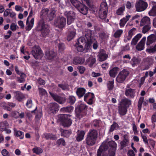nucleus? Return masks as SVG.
I'll use <instances>...</instances> for the list:
<instances>
[{"label": "nucleus", "mask_w": 156, "mask_h": 156, "mask_svg": "<svg viewBox=\"0 0 156 156\" xmlns=\"http://www.w3.org/2000/svg\"><path fill=\"white\" fill-rule=\"evenodd\" d=\"M117 147L116 143L114 141L111 140L106 144H102L100 146L97 151L100 150L101 152V154H102V156H108L106 151L108 149L109 156H115Z\"/></svg>", "instance_id": "nucleus-1"}, {"label": "nucleus", "mask_w": 156, "mask_h": 156, "mask_svg": "<svg viewBox=\"0 0 156 156\" xmlns=\"http://www.w3.org/2000/svg\"><path fill=\"white\" fill-rule=\"evenodd\" d=\"M37 29L38 31L41 32V36L44 37H47L50 32L49 26L45 23L44 20L43 19L37 22Z\"/></svg>", "instance_id": "nucleus-2"}, {"label": "nucleus", "mask_w": 156, "mask_h": 156, "mask_svg": "<svg viewBox=\"0 0 156 156\" xmlns=\"http://www.w3.org/2000/svg\"><path fill=\"white\" fill-rule=\"evenodd\" d=\"M88 106L83 103L78 104L75 108L76 116L80 119L86 115Z\"/></svg>", "instance_id": "nucleus-3"}, {"label": "nucleus", "mask_w": 156, "mask_h": 156, "mask_svg": "<svg viewBox=\"0 0 156 156\" xmlns=\"http://www.w3.org/2000/svg\"><path fill=\"white\" fill-rule=\"evenodd\" d=\"M98 137V133L96 130L93 129L89 131L85 139L86 144L88 146H92L96 143Z\"/></svg>", "instance_id": "nucleus-4"}, {"label": "nucleus", "mask_w": 156, "mask_h": 156, "mask_svg": "<svg viewBox=\"0 0 156 156\" xmlns=\"http://www.w3.org/2000/svg\"><path fill=\"white\" fill-rule=\"evenodd\" d=\"M69 1L80 13L84 15L87 14L88 8L85 5L78 0H69Z\"/></svg>", "instance_id": "nucleus-5"}, {"label": "nucleus", "mask_w": 156, "mask_h": 156, "mask_svg": "<svg viewBox=\"0 0 156 156\" xmlns=\"http://www.w3.org/2000/svg\"><path fill=\"white\" fill-rule=\"evenodd\" d=\"M71 116V115L69 114H60L58 115V120L63 126L68 127L72 123Z\"/></svg>", "instance_id": "nucleus-6"}, {"label": "nucleus", "mask_w": 156, "mask_h": 156, "mask_svg": "<svg viewBox=\"0 0 156 156\" xmlns=\"http://www.w3.org/2000/svg\"><path fill=\"white\" fill-rule=\"evenodd\" d=\"M93 31L89 29H86L85 31V37L87 39L86 48L87 51L91 48L92 44L95 40L94 36L93 35Z\"/></svg>", "instance_id": "nucleus-7"}, {"label": "nucleus", "mask_w": 156, "mask_h": 156, "mask_svg": "<svg viewBox=\"0 0 156 156\" xmlns=\"http://www.w3.org/2000/svg\"><path fill=\"white\" fill-rule=\"evenodd\" d=\"M108 12V7L107 3L103 2L101 4L100 9L98 11L99 17L101 19H104L107 17Z\"/></svg>", "instance_id": "nucleus-8"}, {"label": "nucleus", "mask_w": 156, "mask_h": 156, "mask_svg": "<svg viewBox=\"0 0 156 156\" xmlns=\"http://www.w3.org/2000/svg\"><path fill=\"white\" fill-rule=\"evenodd\" d=\"M129 72L126 69H123L120 71L117 75L116 81L119 83H123L129 74Z\"/></svg>", "instance_id": "nucleus-9"}, {"label": "nucleus", "mask_w": 156, "mask_h": 156, "mask_svg": "<svg viewBox=\"0 0 156 156\" xmlns=\"http://www.w3.org/2000/svg\"><path fill=\"white\" fill-rule=\"evenodd\" d=\"M147 6V3L142 0H140L136 3L135 5L136 11L140 12L145 10Z\"/></svg>", "instance_id": "nucleus-10"}, {"label": "nucleus", "mask_w": 156, "mask_h": 156, "mask_svg": "<svg viewBox=\"0 0 156 156\" xmlns=\"http://www.w3.org/2000/svg\"><path fill=\"white\" fill-rule=\"evenodd\" d=\"M49 93L54 101L60 104H64L66 101V98L65 97H61L51 92H49Z\"/></svg>", "instance_id": "nucleus-11"}, {"label": "nucleus", "mask_w": 156, "mask_h": 156, "mask_svg": "<svg viewBox=\"0 0 156 156\" xmlns=\"http://www.w3.org/2000/svg\"><path fill=\"white\" fill-rule=\"evenodd\" d=\"M65 14L67 18V23L70 25L74 21L76 18V14L73 11L66 12Z\"/></svg>", "instance_id": "nucleus-12"}, {"label": "nucleus", "mask_w": 156, "mask_h": 156, "mask_svg": "<svg viewBox=\"0 0 156 156\" xmlns=\"http://www.w3.org/2000/svg\"><path fill=\"white\" fill-rule=\"evenodd\" d=\"M94 98L93 93L88 92L84 96V101L88 105H91L93 103V99Z\"/></svg>", "instance_id": "nucleus-13"}, {"label": "nucleus", "mask_w": 156, "mask_h": 156, "mask_svg": "<svg viewBox=\"0 0 156 156\" xmlns=\"http://www.w3.org/2000/svg\"><path fill=\"white\" fill-rule=\"evenodd\" d=\"M58 105L56 102L51 103L49 105V114H54L57 112L59 109Z\"/></svg>", "instance_id": "nucleus-14"}, {"label": "nucleus", "mask_w": 156, "mask_h": 156, "mask_svg": "<svg viewBox=\"0 0 156 156\" xmlns=\"http://www.w3.org/2000/svg\"><path fill=\"white\" fill-rule=\"evenodd\" d=\"M33 13V11L31 9L26 21V24L27 25V27L26 28V30H30L33 26L34 23V18H32L31 19L30 22L29 23V18L32 16Z\"/></svg>", "instance_id": "nucleus-15"}, {"label": "nucleus", "mask_w": 156, "mask_h": 156, "mask_svg": "<svg viewBox=\"0 0 156 156\" xmlns=\"http://www.w3.org/2000/svg\"><path fill=\"white\" fill-rule=\"evenodd\" d=\"M42 50L39 48H34L32 51V54L33 56L36 59H39L41 58L42 55Z\"/></svg>", "instance_id": "nucleus-16"}, {"label": "nucleus", "mask_w": 156, "mask_h": 156, "mask_svg": "<svg viewBox=\"0 0 156 156\" xmlns=\"http://www.w3.org/2000/svg\"><path fill=\"white\" fill-rule=\"evenodd\" d=\"M66 24V19L63 17H62L58 19L56 21V25L60 29H62L65 26Z\"/></svg>", "instance_id": "nucleus-17"}, {"label": "nucleus", "mask_w": 156, "mask_h": 156, "mask_svg": "<svg viewBox=\"0 0 156 156\" xmlns=\"http://www.w3.org/2000/svg\"><path fill=\"white\" fill-rule=\"evenodd\" d=\"M125 95L129 98L133 99L135 96V90L131 88L126 89L125 91Z\"/></svg>", "instance_id": "nucleus-18"}, {"label": "nucleus", "mask_w": 156, "mask_h": 156, "mask_svg": "<svg viewBox=\"0 0 156 156\" xmlns=\"http://www.w3.org/2000/svg\"><path fill=\"white\" fill-rule=\"evenodd\" d=\"M56 55V53L53 50H47L45 52V57L48 60H52Z\"/></svg>", "instance_id": "nucleus-19"}, {"label": "nucleus", "mask_w": 156, "mask_h": 156, "mask_svg": "<svg viewBox=\"0 0 156 156\" xmlns=\"http://www.w3.org/2000/svg\"><path fill=\"white\" fill-rule=\"evenodd\" d=\"M86 90L83 87H79L76 89V94L79 99H80L86 94Z\"/></svg>", "instance_id": "nucleus-20"}, {"label": "nucleus", "mask_w": 156, "mask_h": 156, "mask_svg": "<svg viewBox=\"0 0 156 156\" xmlns=\"http://www.w3.org/2000/svg\"><path fill=\"white\" fill-rule=\"evenodd\" d=\"M108 57V55L106 51L103 49H101L98 54L99 61L101 62L105 60Z\"/></svg>", "instance_id": "nucleus-21"}, {"label": "nucleus", "mask_w": 156, "mask_h": 156, "mask_svg": "<svg viewBox=\"0 0 156 156\" xmlns=\"http://www.w3.org/2000/svg\"><path fill=\"white\" fill-rule=\"evenodd\" d=\"M146 37H143L140 41L136 46V49L139 51H141L144 49Z\"/></svg>", "instance_id": "nucleus-22"}, {"label": "nucleus", "mask_w": 156, "mask_h": 156, "mask_svg": "<svg viewBox=\"0 0 156 156\" xmlns=\"http://www.w3.org/2000/svg\"><path fill=\"white\" fill-rule=\"evenodd\" d=\"M11 115L12 117L16 119L19 118L23 119L24 117L25 114L24 112H22L21 113H20L17 111H14L11 112Z\"/></svg>", "instance_id": "nucleus-23"}, {"label": "nucleus", "mask_w": 156, "mask_h": 156, "mask_svg": "<svg viewBox=\"0 0 156 156\" xmlns=\"http://www.w3.org/2000/svg\"><path fill=\"white\" fill-rule=\"evenodd\" d=\"M85 62V59L83 58L76 56L73 58V63L74 65L82 64Z\"/></svg>", "instance_id": "nucleus-24"}, {"label": "nucleus", "mask_w": 156, "mask_h": 156, "mask_svg": "<svg viewBox=\"0 0 156 156\" xmlns=\"http://www.w3.org/2000/svg\"><path fill=\"white\" fill-rule=\"evenodd\" d=\"M127 111V108H126V106L120 105L118 106V113L120 116L125 115L126 114Z\"/></svg>", "instance_id": "nucleus-25"}, {"label": "nucleus", "mask_w": 156, "mask_h": 156, "mask_svg": "<svg viewBox=\"0 0 156 156\" xmlns=\"http://www.w3.org/2000/svg\"><path fill=\"white\" fill-rule=\"evenodd\" d=\"M14 93L16 99L19 102L21 101L22 99L25 98L23 94L20 91H15Z\"/></svg>", "instance_id": "nucleus-26"}, {"label": "nucleus", "mask_w": 156, "mask_h": 156, "mask_svg": "<svg viewBox=\"0 0 156 156\" xmlns=\"http://www.w3.org/2000/svg\"><path fill=\"white\" fill-rule=\"evenodd\" d=\"M74 107L72 106H66L61 108L60 110L61 113H70L73 111Z\"/></svg>", "instance_id": "nucleus-27"}, {"label": "nucleus", "mask_w": 156, "mask_h": 156, "mask_svg": "<svg viewBox=\"0 0 156 156\" xmlns=\"http://www.w3.org/2000/svg\"><path fill=\"white\" fill-rule=\"evenodd\" d=\"M140 61V58L133 56L131 59L129 63L133 67H134L135 66H136L138 64H139Z\"/></svg>", "instance_id": "nucleus-28"}, {"label": "nucleus", "mask_w": 156, "mask_h": 156, "mask_svg": "<svg viewBox=\"0 0 156 156\" xmlns=\"http://www.w3.org/2000/svg\"><path fill=\"white\" fill-rule=\"evenodd\" d=\"M83 44L80 45L76 44L75 46H76L77 49L78 51L86 53V52L90 51V50L91 49V48H90L89 50L87 51L86 48V44L85 45L84 48H83Z\"/></svg>", "instance_id": "nucleus-29"}, {"label": "nucleus", "mask_w": 156, "mask_h": 156, "mask_svg": "<svg viewBox=\"0 0 156 156\" xmlns=\"http://www.w3.org/2000/svg\"><path fill=\"white\" fill-rule=\"evenodd\" d=\"M14 136L16 137H19L20 139H22L24 136V133L22 131L17 130L16 128L14 129Z\"/></svg>", "instance_id": "nucleus-30"}, {"label": "nucleus", "mask_w": 156, "mask_h": 156, "mask_svg": "<svg viewBox=\"0 0 156 156\" xmlns=\"http://www.w3.org/2000/svg\"><path fill=\"white\" fill-rule=\"evenodd\" d=\"M147 24L150 25V19L149 17L145 16L141 20L140 25L141 26H143Z\"/></svg>", "instance_id": "nucleus-31"}, {"label": "nucleus", "mask_w": 156, "mask_h": 156, "mask_svg": "<svg viewBox=\"0 0 156 156\" xmlns=\"http://www.w3.org/2000/svg\"><path fill=\"white\" fill-rule=\"evenodd\" d=\"M131 104V101L129 98H125L122 99L121 100L120 105H123L124 106H126L127 108Z\"/></svg>", "instance_id": "nucleus-32"}, {"label": "nucleus", "mask_w": 156, "mask_h": 156, "mask_svg": "<svg viewBox=\"0 0 156 156\" xmlns=\"http://www.w3.org/2000/svg\"><path fill=\"white\" fill-rule=\"evenodd\" d=\"M130 17V15H127L125 17H123L121 19L119 23V26L121 28L123 27L124 26L125 24L129 20Z\"/></svg>", "instance_id": "nucleus-33"}, {"label": "nucleus", "mask_w": 156, "mask_h": 156, "mask_svg": "<svg viewBox=\"0 0 156 156\" xmlns=\"http://www.w3.org/2000/svg\"><path fill=\"white\" fill-rule=\"evenodd\" d=\"M142 37V34L140 33L136 35L132 39L131 43L132 45H135L137 43L139 40Z\"/></svg>", "instance_id": "nucleus-34"}, {"label": "nucleus", "mask_w": 156, "mask_h": 156, "mask_svg": "<svg viewBox=\"0 0 156 156\" xmlns=\"http://www.w3.org/2000/svg\"><path fill=\"white\" fill-rule=\"evenodd\" d=\"M85 134V132L83 130H81L80 132H78L76 137L77 141L80 142L83 140V139Z\"/></svg>", "instance_id": "nucleus-35"}, {"label": "nucleus", "mask_w": 156, "mask_h": 156, "mask_svg": "<svg viewBox=\"0 0 156 156\" xmlns=\"http://www.w3.org/2000/svg\"><path fill=\"white\" fill-rule=\"evenodd\" d=\"M119 69L118 67H114L109 71V76L113 78L115 77L118 73V71Z\"/></svg>", "instance_id": "nucleus-36"}, {"label": "nucleus", "mask_w": 156, "mask_h": 156, "mask_svg": "<svg viewBox=\"0 0 156 156\" xmlns=\"http://www.w3.org/2000/svg\"><path fill=\"white\" fill-rule=\"evenodd\" d=\"M76 101V99L75 97L73 95H69L68 98L66 99L67 103L71 105H73Z\"/></svg>", "instance_id": "nucleus-37"}, {"label": "nucleus", "mask_w": 156, "mask_h": 156, "mask_svg": "<svg viewBox=\"0 0 156 156\" xmlns=\"http://www.w3.org/2000/svg\"><path fill=\"white\" fill-rule=\"evenodd\" d=\"M86 61L89 66L91 67L96 62V60L95 58L92 56H90L87 59Z\"/></svg>", "instance_id": "nucleus-38"}, {"label": "nucleus", "mask_w": 156, "mask_h": 156, "mask_svg": "<svg viewBox=\"0 0 156 156\" xmlns=\"http://www.w3.org/2000/svg\"><path fill=\"white\" fill-rule=\"evenodd\" d=\"M72 133L71 130L69 129L68 130L63 129L61 131V136L64 137L68 138Z\"/></svg>", "instance_id": "nucleus-39"}, {"label": "nucleus", "mask_w": 156, "mask_h": 156, "mask_svg": "<svg viewBox=\"0 0 156 156\" xmlns=\"http://www.w3.org/2000/svg\"><path fill=\"white\" fill-rule=\"evenodd\" d=\"M37 107H36L35 109L33 111H31L32 113L34 112L36 115L35 117V120L36 121H38L39 120L41 114V112L40 111L37 110Z\"/></svg>", "instance_id": "nucleus-40"}, {"label": "nucleus", "mask_w": 156, "mask_h": 156, "mask_svg": "<svg viewBox=\"0 0 156 156\" xmlns=\"http://www.w3.org/2000/svg\"><path fill=\"white\" fill-rule=\"evenodd\" d=\"M44 137L46 140H55L56 139L55 135L51 133H45L44 134Z\"/></svg>", "instance_id": "nucleus-41"}, {"label": "nucleus", "mask_w": 156, "mask_h": 156, "mask_svg": "<svg viewBox=\"0 0 156 156\" xmlns=\"http://www.w3.org/2000/svg\"><path fill=\"white\" fill-rule=\"evenodd\" d=\"M148 14L150 16H156V4L153 6L149 12Z\"/></svg>", "instance_id": "nucleus-42"}, {"label": "nucleus", "mask_w": 156, "mask_h": 156, "mask_svg": "<svg viewBox=\"0 0 156 156\" xmlns=\"http://www.w3.org/2000/svg\"><path fill=\"white\" fill-rule=\"evenodd\" d=\"M119 126L117 123L114 121L112 124L110 128L109 129V132H112L115 130H117Z\"/></svg>", "instance_id": "nucleus-43"}, {"label": "nucleus", "mask_w": 156, "mask_h": 156, "mask_svg": "<svg viewBox=\"0 0 156 156\" xmlns=\"http://www.w3.org/2000/svg\"><path fill=\"white\" fill-rule=\"evenodd\" d=\"M55 10L53 9H51L48 15V17L49 21H51L53 20L54 17L55 16Z\"/></svg>", "instance_id": "nucleus-44"}, {"label": "nucleus", "mask_w": 156, "mask_h": 156, "mask_svg": "<svg viewBox=\"0 0 156 156\" xmlns=\"http://www.w3.org/2000/svg\"><path fill=\"white\" fill-rule=\"evenodd\" d=\"M114 80L113 79L108 82L107 86L108 90H111L113 89L114 87Z\"/></svg>", "instance_id": "nucleus-45"}, {"label": "nucleus", "mask_w": 156, "mask_h": 156, "mask_svg": "<svg viewBox=\"0 0 156 156\" xmlns=\"http://www.w3.org/2000/svg\"><path fill=\"white\" fill-rule=\"evenodd\" d=\"M76 34V32L74 31H71L68 34L67 36V40L69 41L73 39Z\"/></svg>", "instance_id": "nucleus-46"}, {"label": "nucleus", "mask_w": 156, "mask_h": 156, "mask_svg": "<svg viewBox=\"0 0 156 156\" xmlns=\"http://www.w3.org/2000/svg\"><path fill=\"white\" fill-rule=\"evenodd\" d=\"M87 42L84 37H81L77 39V42L76 43V44L84 45L85 43L86 44Z\"/></svg>", "instance_id": "nucleus-47"}, {"label": "nucleus", "mask_w": 156, "mask_h": 156, "mask_svg": "<svg viewBox=\"0 0 156 156\" xmlns=\"http://www.w3.org/2000/svg\"><path fill=\"white\" fill-rule=\"evenodd\" d=\"M33 153H35L37 154H39L43 152L42 149L40 147H36L32 149Z\"/></svg>", "instance_id": "nucleus-48"}, {"label": "nucleus", "mask_w": 156, "mask_h": 156, "mask_svg": "<svg viewBox=\"0 0 156 156\" xmlns=\"http://www.w3.org/2000/svg\"><path fill=\"white\" fill-rule=\"evenodd\" d=\"M123 58L124 59H126L123 60V62L125 63H129L131 59V57L129 54L125 55L123 57Z\"/></svg>", "instance_id": "nucleus-49"}, {"label": "nucleus", "mask_w": 156, "mask_h": 156, "mask_svg": "<svg viewBox=\"0 0 156 156\" xmlns=\"http://www.w3.org/2000/svg\"><path fill=\"white\" fill-rule=\"evenodd\" d=\"M123 30L122 29H119L117 30L114 34V37L118 38L120 37L123 33Z\"/></svg>", "instance_id": "nucleus-50"}, {"label": "nucleus", "mask_w": 156, "mask_h": 156, "mask_svg": "<svg viewBox=\"0 0 156 156\" xmlns=\"http://www.w3.org/2000/svg\"><path fill=\"white\" fill-rule=\"evenodd\" d=\"M56 144L58 146L61 145L63 146H65L66 145L65 140L64 139L62 138H61L58 140L56 141Z\"/></svg>", "instance_id": "nucleus-51"}, {"label": "nucleus", "mask_w": 156, "mask_h": 156, "mask_svg": "<svg viewBox=\"0 0 156 156\" xmlns=\"http://www.w3.org/2000/svg\"><path fill=\"white\" fill-rule=\"evenodd\" d=\"M143 26L142 32L144 34H145L151 28L150 25L147 24Z\"/></svg>", "instance_id": "nucleus-52"}, {"label": "nucleus", "mask_w": 156, "mask_h": 156, "mask_svg": "<svg viewBox=\"0 0 156 156\" xmlns=\"http://www.w3.org/2000/svg\"><path fill=\"white\" fill-rule=\"evenodd\" d=\"M144 99V98L143 97H141L139 99L138 104V108L139 110H140L141 108Z\"/></svg>", "instance_id": "nucleus-53"}, {"label": "nucleus", "mask_w": 156, "mask_h": 156, "mask_svg": "<svg viewBox=\"0 0 156 156\" xmlns=\"http://www.w3.org/2000/svg\"><path fill=\"white\" fill-rule=\"evenodd\" d=\"M124 10V7H120L117 10L116 14L118 15H123V12Z\"/></svg>", "instance_id": "nucleus-54"}, {"label": "nucleus", "mask_w": 156, "mask_h": 156, "mask_svg": "<svg viewBox=\"0 0 156 156\" xmlns=\"http://www.w3.org/2000/svg\"><path fill=\"white\" fill-rule=\"evenodd\" d=\"M77 68L79 70L80 73L81 74L84 73L86 69L85 67L82 66H78Z\"/></svg>", "instance_id": "nucleus-55"}, {"label": "nucleus", "mask_w": 156, "mask_h": 156, "mask_svg": "<svg viewBox=\"0 0 156 156\" xmlns=\"http://www.w3.org/2000/svg\"><path fill=\"white\" fill-rule=\"evenodd\" d=\"M146 51L149 53H153L156 51V44L153 48H148L146 50Z\"/></svg>", "instance_id": "nucleus-56"}, {"label": "nucleus", "mask_w": 156, "mask_h": 156, "mask_svg": "<svg viewBox=\"0 0 156 156\" xmlns=\"http://www.w3.org/2000/svg\"><path fill=\"white\" fill-rule=\"evenodd\" d=\"M39 93L41 95H47V93L45 89L40 88H39Z\"/></svg>", "instance_id": "nucleus-57"}, {"label": "nucleus", "mask_w": 156, "mask_h": 156, "mask_svg": "<svg viewBox=\"0 0 156 156\" xmlns=\"http://www.w3.org/2000/svg\"><path fill=\"white\" fill-rule=\"evenodd\" d=\"M8 125V123L7 121H4L0 122V128L3 129L4 127H6Z\"/></svg>", "instance_id": "nucleus-58"}, {"label": "nucleus", "mask_w": 156, "mask_h": 156, "mask_svg": "<svg viewBox=\"0 0 156 156\" xmlns=\"http://www.w3.org/2000/svg\"><path fill=\"white\" fill-rule=\"evenodd\" d=\"M58 86L61 88L63 90H66L68 88L67 84H64L62 83L59 84L58 85Z\"/></svg>", "instance_id": "nucleus-59"}, {"label": "nucleus", "mask_w": 156, "mask_h": 156, "mask_svg": "<svg viewBox=\"0 0 156 156\" xmlns=\"http://www.w3.org/2000/svg\"><path fill=\"white\" fill-rule=\"evenodd\" d=\"M128 143H127L124 141H121L120 143L121 145L120 149V150H122L124 148L128 146Z\"/></svg>", "instance_id": "nucleus-60"}, {"label": "nucleus", "mask_w": 156, "mask_h": 156, "mask_svg": "<svg viewBox=\"0 0 156 156\" xmlns=\"http://www.w3.org/2000/svg\"><path fill=\"white\" fill-rule=\"evenodd\" d=\"M148 142L152 147L153 149L154 148L155 145V141L152 139H148Z\"/></svg>", "instance_id": "nucleus-61"}, {"label": "nucleus", "mask_w": 156, "mask_h": 156, "mask_svg": "<svg viewBox=\"0 0 156 156\" xmlns=\"http://www.w3.org/2000/svg\"><path fill=\"white\" fill-rule=\"evenodd\" d=\"M140 134L144 142L146 144H148V140L146 136L144 135L141 132H140Z\"/></svg>", "instance_id": "nucleus-62"}, {"label": "nucleus", "mask_w": 156, "mask_h": 156, "mask_svg": "<svg viewBox=\"0 0 156 156\" xmlns=\"http://www.w3.org/2000/svg\"><path fill=\"white\" fill-rule=\"evenodd\" d=\"M58 48L59 51H63L65 48L64 44L63 43L59 44L58 45Z\"/></svg>", "instance_id": "nucleus-63"}, {"label": "nucleus", "mask_w": 156, "mask_h": 156, "mask_svg": "<svg viewBox=\"0 0 156 156\" xmlns=\"http://www.w3.org/2000/svg\"><path fill=\"white\" fill-rule=\"evenodd\" d=\"M2 154L3 156H7L9 155V152L5 149H3L2 151Z\"/></svg>", "instance_id": "nucleus-64"}]
</instances>
